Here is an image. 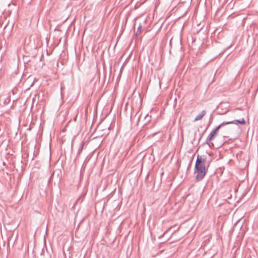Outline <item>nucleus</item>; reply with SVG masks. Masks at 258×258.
<instances>
[{
    "label": "nucleus",
    "instance_id": "nucleus-1",
    "mask_svg": "<svg viewBox=\"0 0 258 258\" xmlns=\"http://www.w3.org/2000/svg\"><path fill=\"white\" fill-rule=\"evenodd\" d=\"M207 157L205 155L197 156L195 165V173L197 174L195 178L196 181H201L206 175L208 169L206 168Z\"/></svg>",
    "mask_w": 258,
    "mask_h": 258
},
{
    "label": "nucleus",
    "instance_id": "nucleus-7",
    "mask_svg": "<svg viewBox=\"0 0 258 258\" xmlns=\"http://www.w3.org/2000/svg\"><path fill=\"white\" fill-rule=\"evenodd\" d=\"M84 144H85V143L84 142H81L80 147L79 148L78 151L77 155H79L81 154V153L82 152V151L83 150Z\"/></svg>",
    "mask_w": 258,
    "mask_h": 258
},
{
    "label": "nucleus",
    "instance_id": "nucleus-10",
    "mask_svg": "<svg viewBox=\"0 0 258 258\" xmlns=\"http://www.w3.org/2000/svg\"><path fill=\"white\" fill-rule=\"evenodd\" d=\"M212 121V117H211V118H210V120H209V123H208V125H207V128H206V130H207V129L208 128V127L210 125V124L211 123Z\"/></svg>",
    "mask_w": 258,
    "mask_h": 258
},
{
    "label": "nucleus",
    "instance_id": "nucleus-2",
    "mask_svg": "<svg viewBox=\"0 0 258 258\" xmlns=\"http://www.w3.org/2000/svg\"><path fill=\"white\" fill-rule=\"evenodd\" d=\"M225 124L223 122L219 125H218L216 128H215L207 137L206 140V143L209 144L211 141L213 140L218 135L219 130Z\"/></svg>",
    "mask_w": 258,
    "mask_h": 258
},
{
    "label": "nucleus",
    "instance_id": "nucleus-11",
    "mask_svg": "<svg viewBox=\"0 0 258 258\" xmlns=\"http://www.w3.org/2000/svg\"><path fill=\"white\" fill-rule=\"evenodd\" d=\"M173 227V226H171L170 227H169L163 234L162 236H163L168 230H169V229L172 228Z\"/></svg>",
    "mask_w": 258,
    "mask_h": 258
},
{
    "label": "nucleus",
    "instance_id": "nucleus-5",
    "mask_svg": "<svg viewBox=\"0 0 258 258\" xmlns=\"http://www.w3.org/2000/svg\"><path fill=\"white\" fill-rule=\"evenodd\" d=\"M7 21H10V19L6 16H4L3 18L1 17L0 19V28H2L3 26L4 27L6 25L5 22Z\"/></svg>",
    "mask_w": 258,
    "mask_h": 258
},
{
    "label": "nucleus",
    "instance_id": "nucleus-9",
    "mask_svg": "<svg viewBox=\"0 0 258 258\" xmlns=\"http://www.w3.org/2000/svg\"><path fill=\"white\" fill-rule=\"evenodd\" d=\"M151 116L148 115H146L145 119H147V121H149L150 120Z\"/></svg>",
    "mask_w": 258,
    "mask_h": 258
},
{
    "label": "nucleus",
    "instance_id": "nucleus-4",
    "mask_svg": "<svg viewBox=\"0 0 258 258\" xmlns=\"http://www.w3.org/2000/svg\"><path fill=\"white\" fill-rule=\"evenodd\" d=\"M225 125L229 124H245L246 122L245 119L242 118L240 119H236L232 121H224L223 122Z\"/></svg>",
    "mask_w": 258,
    "mask_h": 258
},
{
    "label": "nucleus",
    "instance_id": "nucleus-13",
    "mask_svg": "<svg viewBox=\"0 0 258 258\" xmlns=\"http://www.w3.org/2000/svg\"><path fill=\"white\" fill-rule=\"evenodd\" d=\"M179 229V227H178L177 230H178Z\"/></svg>",
    "mask_w": 258,
    "mask_h": 258
},
{
    "label": "nucleus",
    "instance_id": "nucleus-6",
    "mask_svg": "<svg viewBox=\"0 0 258 258\" xmlns=\"http://www.w3.org/2000/svg\"><path fill=\"white\" fill-rule=\"evenodd\" d=\"M206 111L205 110H203L200 114H198L196 117V118L194 119V121H196L201 119L203 117V116L206 114Z\"/></svg>",
    "mask_w": 258,
    "mask_h": 258
},
{
    "label": "nucleus",
    "instance_id": "nucleus-8",
    "mask_svg": "<svg viewBox=\"0 0 258 258\" xmlns=\"http://www.w3.org/2000/svg\"><path fill=\"white\" fill-rule=\"evenodd\" d=\"M142 28V26L141 24H140V25L138 26V29H137V31L136 32V35H138L139 34H140V33L141 32Z\"/></svg>",
    "mask_w": 258,
    "mask_h": 258
},
{
    "label": "nucleus",
    "instance_id": "nucleus-3",
    "mask_svg": "<svg viewBox=\"0 0 258 258\" xmlns=\"http://www.w3.org/2000/svg\"><path fill=\"white\" fill-rule=\"evenodd\" d=\"M5 22L6 25L3 28V33L4 35H7L8 36H10L13 30L15 23L14 21H7Z\"/></svg>",
    "mask_w": 258,
    "mask_h": 258
},
{
    "label": "nucleus",
    "instance_id": "nucleus-12",
    "mask_svg": "<svg viewBox=\"0 0 258 258\" xmlns=\"http://www.w3.org/2000/svg\"><path fill=\"white\" fill-rule=\"evenodd\" d=\"M110 130V126H109L108 128V130L109 131Z\"/></svg>",
    "mask_w": 258,
    "mask_h": 258
}]
</instances>
